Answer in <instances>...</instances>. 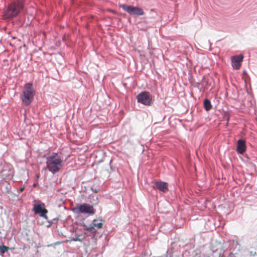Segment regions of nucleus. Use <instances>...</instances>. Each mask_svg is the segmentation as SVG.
I'll list each match as a JSON object with an SVG mask.
<instances>
[{"label":"nucleus","instance_id":"0eeeda50","mask_svg":"<svg viewBox=\"0 0 257 257\" xmlns=\"http://www.w3.org/2000/svg\"><path fill=\"white\" fill-rule=\"evenodd\" d=\"M32 211H33L35 214H38L40 217H43L46 220H48L47 213L48 212V211L45 208V205L43 202L40 201L34 204Z\"/></svg>","mask_w":257,"mask_h":257},{"label":"nucleus","instance_id":"a878e982","mask_svg":"<svg viewBox=\"0 0 257 257\" xmlns=\"http://www.w3.org/2000/svg\"><path fill=\"white\" fill-rule=\"evenodd\" d=\"M141 257H147V256H146V255H143V254H142Z\"/></svg>","mask_w":257,"mask_h":257},{"label":"nucleus","instance_id":"2eb2a0df","mask_svg":"<svg viewBox=\"0 0 257 257\" xmlns=\"http://www.w3.org/2000/svg\"><path fill=\"white\" fill-rule=\"evenodd\" d=\"M98 220L96 219H93L92 221V225L95 227H96L98 228H100L102 227L103 223V220L102 219H100V222H98Z\"/></svg>","mask_w":257,"mask_h":257},{"label":"nucleus","instance_id":"9d476101","mask_svg":"<svg viewBox=\"0 0 257 257\" xmlns=\"http://www.w3.org/2000/svg\"><path fill=\"white\" fill-rule=\"evenodd\" d=\"M246 150L245 141L240 139L237 141L236 151L239 154H243Z\"/></svg>","mask_w":257,"mask_h":257},{"label":"nucleus","instance_id":"39448f33","mask_svg":"<svg viewBox=\"0 0 257 257\" xmlns=\"http://www.w3.org/2000/svg\"><path fill=\"white\" fill-rule=\"evenodd\" d=\"M72 211L78 214L85 213L89 215H93L95 212V210L92 205L88 203H82L73 208Z\"/></svg>","mask_w":257,"mask_h":257},{"label":"nucleus","instance_id":"1a4fd4ad","mask_svg":"<svg viewBox=\"0 0 257 257\" xmlns=\"http://www.w3.org/2000/svg\"><path fill=\"white\" fill-rule=\"evenodd\" d=\"M153 188H156L160 191L166 193L169 190L168 184L162 181H156L155 182V186H153Z\"/></svg>","mask_w":257,"mask_h":257},{"label":"nucleus","instance_id":"b1692460","mask_svg":"<svg viewBox=\"0 0 257 257\" xmlns=\"http://www.w3.org/2000/svg\"><path fill=\"white\" fill-rule=\"evenodd\" d=\"M226 120L228 122L229 120V117L228 116H226Z\"/></svg>","mask_w":257,"mask_h":257},{"label":"nucleus","instance_id":"f03ea898","mask_svg":"<svg viewBox=\"0 0 257 257\" xmlns=\"http://www.w3.org/2000/svg\"><path fill=\"white\" fill-rule=\"evenodd\" d=\"M24 7V0H14L8 6L5 12V16L8 19H13L20 14Z\"/></svg>","mask_w":257,"mask_h":257},{"label":"nucleus","instance_id":"6ab92c4d","mask_svg":"<svg viewBox=\"0 0 257 257\" xmlns=\"http://www.w3.org/2000/svg\"><path fill=\"white\" fill-rule=\"evenodd\" d=\"M91 189L92 190V191L94 193H97L98 191V189L96 187L94 188V187H91Z\"/></svg>","mask_w":257,"mask_h":257},{"label":"nucleus","instance_id":"20e7f679","mask_svg":"<svg viewBox=\"0 0 257 257\" xmlns=\"http://www.w3.org/2000/svg\"><path fill=\"white\" fill-rule=\"evenodd\" d=\"M138 103L146 106H151L153 103V96L150 92L143 91L136 96Z\"/></svg>","mask_w":257,"mask_h":257},{"label":"nucleus","instance_id":"f257e3e1","mask_svg":"<svg viewBox=\"0 0 257 257\" xmlns=\"http://www.w3.org/2000/svg\"><path fill=\"white\" fill-rule=\"evenodd\" d=\"M46 167L53 174L58 173L63 166L62 160L57 153H52L46 158Z\"/></svg>","mask_w":257,"mask_h":257},{"label":"nucleus","instance_id":"9b49d317","mask_svg":"<svg viewBox=\"0 0 257 257\" xmlns=\"http://www.w3.org/2000/svg\"><path fill=\"white\" fill-rule=\"evenodd\" d=\"M82 225L84 229L87 231L85 233H89V235L92 238H94L95 236L97 230L92 224H90L89 226H88L84 223H83Z\"/></svg>","mask_w":257,"mask_h":257},{"label":"nucleus","instance_id":"423d86ee","mask_svg":"<svg viewBox=\"0 0 257 257\" xmlns=\"http://www.w3.org/2000/svg\"><path fill=\"white\" fill-rule=\"evenodd\" d=\"M119 7L128 14L134 16H143L145 14L143 10L139 7L127 5L126 4L120 5Z\"/></svg>","mask_w":257,"mask_h":257},{"label":"nucleus","instance_id":"412c9836","mask_svg":"<svg viewBox=\"0 0 257 257\" xmlns=\"http://www.w3.org/2000/svg\"><path fill=\"white\" fill-rule=\"evenodd\" d=\"M227 257H234V254L232 252H230Z\"/></svg>","mask_w":257,"mask_h":257},{"label":"nucleus","instance_id":"bb28decb","mask_svg":"<svg viewBox=\"0 0 257 257\" xmlns=\"http://www.w3.org/2000/svg\"><path fill=\"white\" fill-rule=\"evenodd\" d=\"M53 220H58V218H54Z\"/></svg>","mask_w":257,"mask_h":257},{"label":"nucleus","instance_id":"aec40b11","mask_svg":"<svg viewBox=\"0 0 257 257\" xmlns=\"http://www.w3.org/2000/svg\"><path fill=\"white\" fill-rule=\"evenodd\" d=\"M24 189H25V186H23L19 188V191L20 192H23L24 190Z\"/></svg>","mask_w":257,"mask_h":257},{"label":"nucleus","instance_id":"5701e85b","mask_svg":"<svg viewBox=\"0 0 257 257\" xmlns=\"http://www.w3.org/2000/svg\"><path fill=\"white\" fill-rule=\"evenodd\" d=\"M223 256H224L223 254L220 253L218 257H223Z\"/></svg>","mask_w":257,"mask_h":257},{"label":"nucleus","instance_id":"4468645a","mask_svg":"<svg viewBox=\"0 0 257 257\" xmlns=\"http://www.w3.org/2000/svg\"><path fill=\"white\" fill-rule=\"evenodd\" d=\"M85 238V235L82 234V233H80V234H76V235L75 237H73L72 238H71V240L72 241H82Z\"/></svg>","mask_w":257,"mask_h":257},{"label":"nucleus","instance_id":"7ed1b4c3","mask_svg":"<svg viewBox=\"0 0 257 257\" xmlns=\"http://www.w3.org/2000/svg\"><path fill=\"white\" fill-rule=\"evenodd\" d=\"M35 90L33 84L31 82L26 83L21 94V100L25 105H29L33 101L35 95Z\"/></svg>","mask_w":257,"mask_h":257},{"label":"nucleus","instance_id":"6e6552de","mask_svg":"<svg viewBox=\"0 0 257 257\" xmlns=\"http://www.w3.org/2000/svg\"><path fill=\"white\" fill-rule=\"evenodd\" d=\"M243 59V55L241 54L232 56L231 57V61L233 68L236 70L239 69L241 65Z\"/></svg>","mask_w":257,"mask_h":257},{"label":"nucleus","instance_id":"f3484780","mask_svg":"<svg viewBox=\"0 0 257 257\" xmlns=\"http://www.w3.org/2000/svg\"><path fill=\"white\" fill-rule=\"evenodd\" d=\"M232 245L233 246H235L236 247L237 246H238V250H240V247H241V245L238 242V241H237V240H234L233 239L232 240Z\"/></svg>","mask_w":257,"mask_h":257},{"label":"nucleus","instance_id":"f8f14e48","mask_svg":"<svg viewBox=\"0 0 257 257\" xmlns=\"http://www.w3.org/2000/svg\"><path fill=\"white\" fill-rule=\"evenodd\" d=\"M0 185L3 193L5 194L10 193L11 186L9 183L7 181H3L0 182Z\"/></svg>","mask_w":257,"mask_h":257},{"label":"nucleus","instance_id":"dca6fc26","mask_svg":"<svg viewBox=\"0 0 257 257\" xmlns=\"http://www.w3.org/2000/svg\"><path fill=\"white\" fill-rule=\"evenodd\" d=\"M9 249V247H7L5 245H3L2 246H0V255H3Z\"/></svg>","mask_w":257,"mask_h":257},{"label":"nucleus","instance_id":"a211bd4d","mask_svg":"<svg viewBox=\"0 0 257 257\" xmlns=\"http://www.w3.org/2000/svg\"><path fill=\"white\" fill-rule=\"evenodd\" d=\"M48 224L46 225L47 228L50 227L52 225V222L49 220H47Z\"/></svg>","mask_w":257,"mask_h":257},{"label":"nucleus","instance_id":"4be33fe9","mask_svg":"<svg viewBox=\"0 0 257 257\" xmlns=\"http://www.w3.org/2000/svg\"><path fill=\"white\" fill-rule=\"evenodd\" d=\"M61 243V242L60 241H57V242H56L55 243H54V244L55 245H57V244H59Z\"/></svg>","mask_w":257,"mask_h":257},{"label":"nucleus","instance_id":"393cba45","mask_svg":"<svg viewBox=\"0 0 257 257\" xmlns=\"http://www.w3.org/2000/svg\"><path fill=\"white\" fill-rule=\"evenodd\" d=\"M243 74H247L245 70H243Z\"/></svg>","mask_w":257,"mask_h":257},{"label":"nucleus","instance_id":"ddd939ff","mask_svg":"<svg viewBox=\"0 0 257 257\" xmlns=\"http://www.w3.org/2000/svg\"><path fill=\"white\" fill-rule=\"evenodd\" d=\"M203 106L206 111H209L212 108L210 100L205 98L203 101Z\"/></svg>","mask_w":257,"mask_h":257}]
</instances>
